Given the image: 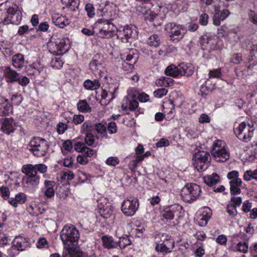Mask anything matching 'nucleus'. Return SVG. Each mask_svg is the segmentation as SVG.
Listing matches in <instances>:
<instances>
[{
    "instance_id": "7",
    "label": "nucleus",
    "mask_w": 257,
    "mask_h": 257,
    "mask_svg": "<svg viewBox=\"0 0 257 257\" xmlns=\"http://www.w3.org/2000/svg\"><path fill=\"white\" fill-rule=\"evenodd\" d=\"M200 187L195 183L186 184L181 190V194L184 199L189 202L196 200L201 193Z\"/></svg>"
},
{
    "instance_id": "42",
    "label": "nucleus",
    "mask_w": 257,
    "mask_h": 257,
    "mask_svg": "<svg viewBox=\"0 0 257 257\" xmlns=\"http://www.w3.org/2000/svg\"><path fill=\"white\" fill-rule=\"evenodd\" d=\"M136 10L139 15L145 16L147 14L150 9L146 6L145 3H142L136 7Z\"/></svg>"
},
{
    "instance_id": "41",
    "label": "nucleus",
    "mask_w": 257,
    "mask_h": 257,
    "mask_svg": "<svg viewBox=\"0 0 257 257\" xmlns=\"http://www.w3.org/2000/svg\"><path fill=\"white\" fill-rule=\"evenodd\" d=\"M39 182L40 178L37 175L27 177L26 179V183L33 186H37L39 184Z\"/></svg>"
},
{
    "instance_id": "1",
    "label": "nucleus",
    "mask_w": 257,
    "mask_h": 257,
    "mask_svg": "<svg viewBox=\"0 0 257 257\" xmlns=\"http://www.w3.org/2000/svg\"><path fill=\"white\" fill-rule=\"evenodd\" d=\"M65 257L70 255L71 257H82L83 252L77 245L79 233L73 225H65Z\"/></svg>"
},
{
    "instance_id": "4",
    "label": "nucleus",
    "mask_w": 257,
    "mask_h": 257,
    "mask_svg": "<svg viewBox=\"0 0 257 257\" xmlns=\"http://www.w3.org/2000/svg\"><path fill=\"white\" fill-rule=\"evenodd\" d=\"M211 154L214 160L218 162H224L229 158V153L225 148L224 143L220 140L214 142Z\"/></svg>"
},
{
    "instance_id": "47",
    "label": "nucleus",
    "mask_w": 257,
    "mask_h": 257,
    "mask_svg": "<svg viewBox=\"0 0 257 257\" xmlns=\"http://www.w3.org/2000/svg\"><path fill=\"white\" fill-rule=\"evenodd\" d=\"M239 174L237 171L233 170L228 173L227 175V178L230 181H235L237 179H239Z\"/></svg>"
},
{
    "instance_id": "6",
    "label": "nucleus",
    "mask_w": 257,
    "mask_h": 257,
    "mask_svg": "<svg viewBox=\"0 0 257 257\" xmlns=\"http://www.w3.org/2000/svg\"><path fill=\"white\" fill-rule=\"evenodd\" d=\"M165 30L169 34L170 40L174 42H178L180 41L187 31L184 26L177 25L175 23L166 24Z\"/></svg>"
},
{
    "instance_id": "17",
    "label": "nucleus",
    "mask_w": 257,
    "mask_h": 257,
    "mask_svg": "<svg viewBox=\"0 0 257 257\" xmlns=\"http://www.w3.org/2000/svg\"><path fill=\"white\" fill-rule=\"evenodd\" d=\"M97 201V207L100 211L101 215H108L112 211L110 208V206L107 204V200L105 198H100Z\"/></svg>"
},
{
    "instance_id": "38",
    "label": "nucleus",
    "mask_w": 257,
    "mask_h": 257,
    "mask_svg": "<svg viewBox=\"0 0 257 257\" xmlns=\"http://www.w3.org/2000/svg\"><path fill=\"white\" fill-rule=\"evenodd\" d=\"M94 130H95L97 133L106 137V128L103 124L101 123H96L94 125Z\"/></svg>"
},
{
    "instance_id": "21",
    "label": "nucleus",
    "mask_w": 257,
    "mask_h": 257,
    "mask_svg": "<svg viewBox=\"0 0 257 257\" xmlns=\"http://www.w3.org/2000/svg\"><path fill=\"white\" fill-rule=\"evenodd\" d=\"M12 64L16 68L20 69L24 66L25 60L23 55L17 53L14 55L12 60Z\"/></svg>"
},
{
    "instance_id": "35",
    "label": "nucleus",
    "mask_w": 257,
    "mask_h": 257,
    "mask_svg": "<svg viewBox=\"0 0 257 257\" xmlns=\"http://www.w3.org/2000/svg\"><path fill=\"white\" fill-rule=\"evenodd\" d=\"M177 66L174 65H171L168 66L165 70V74L172 77L178 76V72L177 70Z\"/></svg>"
},
{
    "instance_id": "29",
    "label": "nucleus",
    "mask_w": 257,
    "mask_h": 257,
    "mask_svg": "<svg viewBox=\"0 0 257 257\" xmlns=\"http://www.w3.org/2000/svg\"><path fill=\"white\" fill-rule=\"evenodd\" d=\"M95 30L97 36L102 38H111L113 36V33L114 32V30H107L101 29Z\"/></svg>"
},
{
    "instance_id": "20",
    "label": "nucleus",
    "mask_w": 257,
    "mask_h": 257,
    "mask_svg": "<svg viewBox=\"0 0 257 257\" xmlns=\"http://www.w3.org/2000/svg\"><path fill=\"white\" fill-rule=\"evenodd\" d=\"M54 182L45 180L44 182V187L43 188V192L47 197L51 198L54 195Z\"/></svg>"
},
{
    "instance_id": "24",
    "label": "nucleus",
    "mask_w": 257,
    "mask_h": 257,
    "mask_svg": "<svg viewBox=\"0 0 257 257\" xmlns=\"http://www.w3.org/2000/svg\"><path fill=\"white\" fill-rule=\"evenodd\" d=\"M22 172L28 177L37 175V172L35 165L26 164L23 166Z\"/></svg>"
},
{
    "instance_id": "52",
    "label": "nucleus",
    "mask_w": 257,
    "mask_h": 257,
    "mask_svg": "<svg viewBox=\"0 0 257 257\" xmlns=\"http://www.w3.org/2000/svg\"><path fill=\"white\" fill-rule=\"evenodd\" d=\"M15 199L18 203L22 204L24 203L27 200V196L26 194L23 193H19L15 196Z\"/></svg>"
},
{
    "instance_id": "2",
    "label": "nucleus",
    "mask_w": 257,
    "mask_h": 257,
    "mask_svg": "<svg viewBox=\"0 0 257 257\" xmlns=\"http://www.w3.org/2000/svg\"><path fill=\"white\" fill-rule=\"evenodd\" d=\"M22 19L19 7L15 3L6 2L0 4V23L4 25L18 24Z\"/></svg>"
},
{
    "instance_id": "19",
    "label": "nucleus",
    "mask_w": 257,
    "mask_h": 257,
    "mask_svg": "<svg viewBox=\"0 0 257 257\" xmlns=\"http://www.w3.org/2000/svg\"><path fill=\"white\" fill-rule=\"evenodd\" d=\"M177 68L178 76L184 75L188 77L192 75L194 73L192 67L190 64H187L182 63L177 66Z\"/></svg>"
},
{
    "instance_id": "51",
    "label": "nucleus",
    "mask_w": 257,
    "mask_h": 257,
    "mask_svg": "<svg viewBox=\"0 0 257 257\" xmlns=\"http://www.w3.org/2000/svg\"><path fill=\"white\" fill-rule=\"evenodd\" d=\"M168 90L166 88H160L155 90L154 92V96L157 98H161L166 95Z\"/></svg>"
},
{
    "instance_id": "60",
    "label": "nucleus",
    "mask_w": 257,
    "mask_h": 257,
    "mask_svg": "<svg viewBox=\"0 0 257 257\" xmlns=\"http://www.w3.org/2000/svg\"><path fill=\"white\" fill-rule=\"evenodd\" d=\"M221 72L220 69H214L210 71L209 77L210 78H219L221 76Z\"/></svg>"
},
{
    "instance_id": "23",
    "label": "nucleus",
    "mask_w": 257,
    "mask_h": 257,
    "mask_svg": "<svg viewBox=\"0 0 257 257\" xmlns=\"http://www.w3.org/2000/svg\"><path fill=\"white\" fill-rule=\"evenodd\" d=\"M219 181V176L216 173H213L204 177V183L209 186H213Z\"/></svg>"
},
{
    "instance_id": "44",
    "label": "nucleus",
    "mask_w": 257,
    "mask_h": 257,
    "mask_svg": "<svg viewBox=\"0 0 257 257\" xmlns=\"http://www.w3.org/2000/svg\"><path fill=\"white\" fill-rule=\"evenodd\" d=\"M85 143L89 146H92L94 143L95 139L94 135L92 132L86 133L85 137Z\"/></svg>"
},
{
    "instance_id": "58",
    "label": "nucleus",
    "mask_w": 257,
    "mask_h": 257,
    "mask_svg": "<svg viewBox=\"0 0 257 257\" xmlns=\"http://www.w3.org/2000/svg\"><path fill=\"white\" fill-rule=\"evenodd\" d=\"M231 204L233 205L236 207L240 206L242 203V198L240 197L232 196L230 199Z\"/></svg>"
},
{
    "instance_id": "32",
    "label": "nucleus",
    "mask_w": 257,
    "mask_h": 257,
    "mask_svg": "<svg viewBox=\"0 0 257 257\" xmlns=\"http://www.w3.org/2000/svg\"><path fill=\"white\" fill-rule=\"evenodd\" d=\"M83 85L87 89L95 90L99 87L100 83L97 80H95L94 81L87 80L84 81Z\"/></svg>"
},
{
    "instance_id": "12",
    "label": "nucleus",
    "mask_w": 257,
    "mask_h": 257,
    "mask_svg": "<svg viewBox=\"0 0 257 257\" xmlns=\"http://www.w3.org/2000/svg\"><path fill=\"white\" fill-rule=\"evenodd\" d=\"M217 37L204 35L200 37L201 46L203 50L208 51L215 50L216 49Z\"/></svg>"
},
{
    "instance_id": "30",
    "label": "nucleus",
    "mask_w": 257,
    "mask_h": 257,
    "mask_svg": "<svg viewBox=\"0 0 257 257\" xmlns=\"http://www.w3.org/2000/svg\"><path fill=\"white\" fill-rule=\"evenodd\" d=\"M65 6L67 12H75L78 8V0H65Z\"/></svg>"
},
{
    "instance_id": "56",
    "label": "nucleus",
    "mask_w": 257,
    "mask_h": 257,
    "mask_svg": "<svg viewBox=\"0 0 257 257\" xmlns=\"http://www.w3.org/2000/svg\"><path fill=\"white\" fill-rule=\"evenodd\" d=\"M250 48V49L249 50L250 56L248 59L249 62L253 60V57L254 56L255 54L257 53V45L251 44Z\"/></svg>"
},
{
    "instance_id": "36",
    "label": "nucleus",
    "mask_w": 257,
    "mask_h": 257,
    "mask_svg": "<svg viewBox=\"0 0 257 257\" xmlns=\"http://www.w3.org/2000/svg\"><path fill=\"white\" fill-rule=\"evenodd\" d=\"M133 98H137L140 101L142 102H145L149 100V96L144 92L138 93L136 92L132 94Z\"/></svg>"
},
{
    "instance_id": "53",
    "label": "nucleus",
    "mask_w": 257,
    "mask_h": 257,
    "mask_svg": "<svg viewBox=\"0 0 257 257\" xmlns=\"http://www.w3.org/2000/svg\"><path fill=\"white\" fill-rule=\"evenodd\" d=\"M82 155L87 157H91L96 154V152L94 150L91 149L87 147L82 151Z\"/></svg>"
},
{
    "instance_id": "8",
    "label": "nucleus",
    "mask_w": 257,
    "mask_h": 257,
    "mask_svg": "<svg viewBox=\"0 0 257 257\" xmlns=\"http://www.w3.org/2000/svg\"><path fill=\"white\" fill-rule=\"evenodd\" d=\"M31 246L30 239L21 235L16 236L13 241L12 246L8 250L9 255L14 256L17 255L19 251L27 249Z\"/></svg>"
},
{
    "instance_id": "28",
    "label": "nucleus",
    "mask_w": 257,
    "mask_h": 257,
    "mask_svg": "<svg viewBox=\"0 0 257 257\" xmlns=\"http://www.w3.org/2000/svg\"><path fill=\"white\" fill-rule=\"evenodd\" d=\"M148 44L150 46L155 47H158L161 43L160 36L157 34H153L150 36L147 40Z\"/></svg>"
},
{
    "instance_id": "34",
    "label": "nucleus",
    "mask_w": 257,
    "mask_h": 257,
    "mask_svg": "<svg viewBox=\"0 0 257 257\" xmlns=\"http://www.w3.org/2000/svg\"><path fill=\"white\" fill-rule=\"evenodd\" d=\"M53 22L59 28H63L64 27V17L59 16V14H55L52 18Z\"/></svg>"
},
{
    "instance_id": "54",
    "label": "nucleus",
    "mask_w": 257,
    "mask_h": 257,
    "mask_svg": "<svg viewBox=\"0 0 257 257\" xmlns=\"http://www.w3.org/2000/svg\"><path fill=\"white\" fill-rule=\"evenodd\" d=\"M119 162V159L115 157H111L107 159L106 164L111 166H115Z\"/></svg>"
},
{
    "instance_id": "27",
    "label": "nucleus",
    "mask_w": 257,
    "mask_h": 257,
    "mask_svg": "<svg viewBox=\"0 0 257 257\" xmlns=\"http://www.w3.org/2000/svg\"><path fill=\"white\" fill-rule=\"evenodd\" d=\"M28 210L30 214L33 216H38L42 214L45 211V209L42 208L40 205L36 204L30 205Z\"/></svg>"
},
{
    "instance_id": "57",
    "label": "nucleus",
    "mask_w": 257,
    "mask_h": 257,
    "mask_svg": "<svg viewBox=\"0 0 257 257\" xmlns=\"http://www.w3.org/2000/svg\"><path fill=\"white\" fill-rule=\"evenodd\" d=\"M29 79L26 76H21L19 75L18 80L16 82H18L22 86H26L29 83Z\"/></svg>"
},
{
    "instance_id": "15",
    "label": "nucleus",
    "mask_w": 257,
    "mask_h": 257,
    "mask_svg": "<svg viewBox=\"0 0 257 257\" xmlns=\"http://www.w3.org/2000/svg\"><path fill=\"white\" fill-rule=\"evenodd\" d=\"M16 123L12 118H5L2 123L1 130L7 135L13 133L15 130Z\"/></svg>"
},
{
    "instance_id": "22",
    "label": "nucleus",
    "mask_w": 257,
    "mask_h": 257,
    "mask_svg": "<svg viewBox=\"0 0 257 257\" xmlns=\"http://www.w3.org/2000/svg\"><path fill=\"white\" fill-rule=\"evenodd\" d=\"M230 192L231 195L239 194L241 193L240 187L242 184L241 179H237L235 181H230Z\"/></svg>"
},
{
    "instance_id": "14",
    "label": "nucleus",
    "mask_w": 257,
    "mask_h": 257,
    "mask_svg": "<svg viewBox=\"0 0 257 257\" xmlns=\"http://www.w3.org/2000/svg\"><path fill=\"white\" fill-rule=\"evenodd\" d=\"M121 59L123 61L122 67L125 70H132L134 68V65L137 62V59L133 54L121 55Z\"/></svg>"
},
{
    "instance_id": "31",
    "label": "nucleus",
    "mask_w": 257,
    "mask_h": 257,
    "mask_svg": "<svg viewBox=\"0 0 257 257\" xmlns=\"http://www.w3.org/2000/svg\"><path fill=\"white\" fill-rule=\"evenodd\" d=\"M78 110L82 112H90L91 110L89 105L85 100H80L77 103Z\"/></svg>"
},
{
    "instance_id": "50",
    "label": "nucleus",
    "mask_w": 257,
    "mask_h": 257,
    "mask_svg": "<svg viewBox=\"0 0 257 257\" xmlns=\"http://www.w3.org/2000/svg\"><path fill=\"white\" fill-rule=\"evenodd\" d=\"M0 192L1 196L4 199H7L9 198L10 192L9 188L6 186H2L0 187Z\"/></svg>"
},
{
    "instance_id": "43",
    "label": "nucleus",
    "mask_w": 257,
    "mask_h": 257,
    "mask_svg": "<svg viewBox=\"0 0 257 257\" xmlns=\"http://www.w3.org/2000/svg\"><path fill=\"white\" fill-rule=\"evenodd\" d=\"M51 65L53 67L59 69L62 68L63 61L61 57H55L51 62Z\"/></svg>"
},
{
    "instance_id": "61",
    "label": "nucleus",
    "mask_w": 257,
    "mask_h": 257,
    "mask_svg": "<svg viewBox=\"0 0 257 257\" xmlns=\"http://www.w3.org/2000/svg\"><path fill=\"white\" fill-rule=\"evenodd\" d=\"M242 61V55L240 53L234 54L231 57V62L234 64H239Z\"/></svg>"
},
{
    "instance_id": "39",
    "label": "nucleus",
    "mask_w": 257,
    "mask_h": 257,
    "mask_svg": "<svg viewBox=\"0 0 257 257\" xmlns=\"http://www.w3.org/2000/svg\"><path fill=\"white\" fill-rule=\"evenodd\" d=\"M118 245L120 248H124L126 246L129 245L131 244V242L127 236H122L119 238L118 242H117Z\"/></svg>"
},
{
    "instance_id": "5",
    "label": "nucleus",
    "mask_w": 257,
    "mask_h": 257,
    "mask_svg": "<svg viewBox=\"0 0 257 257\" xmlns=\"http://www.w3.org/2000/svg\"><path fill=\"white\" fill-rule=\"evenodd\" d=\"M210 160V154L203 151L195 153L192 158L193 165L199 172H203L208 168Z\"/></svg>"
},
{
    "instance_id": "10",
    "label": "nucleus",
    "mask_w": 257,
    "mask_h": 257,
    "mask_svg": "<svg viewBox=\"0 0 257 257\" xmlns=\"http://www.w3.org/2000/svg\"><path fill=\"white\" fill-rule=\"evenodd\" d=\"M253 130L252 126L242 122L234 129V132L239 140L244 142H248L253 136Z\"/></svg>"
},
{
    "instance_id": "40",
    "label": "nucleus",
    "mask_w": 257,
    "mask_h": 257,
    "mask_svg": "<svg viewBox=\"0 0 257 257\" xmlns=\"http://www.w3.org/2000/svg\"><path fill=\"white\" fill-rule=\"evenodd\" d=\"M102 64L101 60H92L89 63L90 69L93 71H96L102 67Z\"/></svg>"
},
{
    "instance_id": "64",
    "label": "nucleus",
    "mask_w": 257,
    "mask_h": 257,
    "mask_svg": "<svg viewBox=\"0 0 257 257\" xmlns=\"http://www.w3.org/2000/svg\"><path fill=\"white\" fill-rule=\"evenodd\" d=\"M84 120V116L81 114L74 115L73 117V121L75 124L81 123Z\"/></svg>"
},
{
    "instance_id": "18",
    "label": "nucleus",
    "mask_w": 257,
    "mask_h": 257,
    "mask_svg": "<svg viewBox=\"0 0 257 257\" xmlns=\"http://www.w3.org/2000/svg\"><path fill=\"white\" fill-rule=\"evenodd\" d=\"M104 29L115 30V27L110 21L106 19H100L94 24L93 30Z\"/></svg>"
},
{
    "instance_id": "46",
    "label": "nucleus",
    "mask_w": 257,
    "mask_h": 257,
    "mask_svg": "<svg viewBox=\"0 0 257 257\" xmlns=\"http://www.w3.org/2000/svg\"><path fill=\"white\" fill-rule=\"evenodd\" d=\"M226 211L231 217H234L237 214L236 207L233 205L229 203L227 205Z\"/></svg>"
},
{
    "instance_id": "48",
    "label": "nucleus",
    "mask_w": 257,
    "mask_h": 257,
    "mask_svg": "<svg viewBox=\"0 0 257 257\" xmlns=\"http://www.w3.org/2000/svg\"><path fill=\"white\" fill-rule=\"evenodd\" d=\"M37 247L39 248H48L49 247V243L44 237H41L39 238L37 243Z\"/></svg>"
},
{
    "instance_id": "16",
    "label": "nucleus",
    "mask_w": 257,
    "mask_h": 257,
    "mask_svg": "<svg viewBox=\"0 0 257 257\" xmlns=\"http://www.w3.org/2000/svg\"><path fill=\"white\" fill-rule=\"evenodd\" d=\"M157 238H159L163 241V245L167 248V249L172 250L173 249L175 242L171 236L166 233H158L155 238L157 239Z\"/></svg>"
},
{
    "instance_id": "59",
    "label": "nucleus",
    "mask_w": 257,
    "mask_h": 257,
    "mask_svg": "<svg viewBox=\"0 0 257 257\" xmlns=\"http://www.w3.org/2000/svg\"><path fill=\"white\" fill-rule=\"evenodd\" d=\"M236 249L240 252L245 253L247 251L248 246L246 242L242 243L240 242L237 244Z\"/></svg>"
},
{
    "instance_id": "25",
    "label": "nucleus",
    "mask_w": 257,
    "mask_h": 257,
    "mask_svg": "<svg viewBox=\"0 0 257 257\" xmlns=\"http://www.w3.org/2000/svg\"><path fill=\"white\" fill-rule=\"evenodd\" d=\"M103 245L107 248H112L117 247V242L114 241L111 236H103L101 238Z\"/></svg>"
},
{
    "instance_id": "33",
    "label": "nucleus",
    "mask_w": 257,
    "mask_h": 257,
    "mask_svg": "<svg viewBox=\"0 0 257 257\" xmlns=\"http://www.w3.org/2000/svg\"><path fill=\"white\" fill-rule=\"evenodd\" d=\"M122 30L124 32L123 34L125 35V38H126L127 40L133 37H135L136 36L137 31L135 29H133L132 27L126 26L124 27Z\"/></svg>"
},
{
    "instance_id": "3",
    "label": "nucleus",
    "mask_w": 257,
    "mask_h": 257,
    "mask_svg": "<svg viewBox=\"0 0 257 257\" xmlns=\"http://www.w3.org/2000/svg\"><path fill=\"white\" fill-rule=\"evenodd\" d=\"M49 148L47 142L40 138L35 137L29 142L28 149L37 157L46 155Z\"/></svg>"
},
{
    "instance_id": "11",
    "label": "nucleus",
    "mask_w": 257,
    "mask_h": 257,
    "mask_svg": "<svg viewBox=\"0 0 257 257\" xmlns=\"http://www.w3.org/2000/svg\"><path fill=\"white\" fill-rule=\"evenodd\" d=\"M139 206L138 200L126 199L123 201L121 205V210L123 213L127 216H133Z\"/></svg>"
},
{
    "instance_id": "13",
    "label": "nucleus",
    "mask_w": 257,
    "mask_h": 257,
    "mask_svg": "<svg viewBox=\"0 0 257 257\" xmlns=\"http://www.w3.org/2000/svg\"><path fill=\"white\" fill-rule=\"evenodd\" d=\"M3 70L4 77L8 83H14L18 80L19 74L10 67H5Z\"/></svg>"
},
{
    "instance_id": "45",
    "label": "nucleus",
    "mask_w": 257,
    "mask_h": 257,
    "mask_svg": "<svg viewBox=\"0 0 257 257\" xmlns=\"http://www.w3.org/2000/svg\"><path fill=\"white\" fill-rule=\"evenodd\" d=\"M175 4L180 11H185L187 8V0H176Z\"/></svg>"
},
{
    "instance_id": "9",
    "label": "nucleus",
    "mask_w": 257,
    "mask_h": 257,
    "mask_svg": "<svg viewBox=\"0 0 257 257\" xmlns=\"http://www.w3.org/2000/svg\"><path fill=\"white\" fill-rule=\"evenodd\" d=\"M183 211L182 207L179 204H174L165 207L161 212V219L169 222L175 217L179 218Z\"/></svg>"
},
{
    "instance_id": "55",
    "label": "nucleus",
    "mask_w": 257,
    "mask_h": 257,
    "mask_svg": "<svg viewBox=\"0 0 257 257\" xmlns=\"http://www.w3.org/2000/svg\"><path fill=\"white\" fill-rule=\"evenodd\" d=\"M155 249L157 251L160 252L163 254L170 252L172 251L170 249H167V248L164 246L163 243L158 244L155 247Z\"/></svg>"
},
{
    "instance_id": "37",
    "label": "nucleus",
    "mask_w": 257,
    "mask_h": 257,
    "mask_svg": "<svg viewBox=\"0 0 257 257\" xmlns=\"http://www.w3.org/2000/svg\"><path fill=\"white\" fill-rule=\"evenodd\" d=\"M94 125H92V122L89 121H85L81 127V132L82 134H86L88 132H92L94 131Z\"/></svg>"
},
{
    "instance_id": "63",
    "label": "nucleus",
    "mask_w": 257,
    "mask_h": 257,
    "mask_svg": "<svg viewBox=\"0 0 257 257\" xmlns=\"http://www.w3.org/2000/svg\"><path fill=\"white\" fill-rule=\"evenodd\" d=\"M144 16L145 19L146 21L151 22L155 19V18L157 16V15L150 10L147 14Z\"/></svg>"
},
{
    "instance_id": "62",
    "label": "nucleus",
    "mask_w": 257,
    "mask_h": 257,
    "mask_svg": "<svg viewBox=\"0 0 257 257\" xmlns=\"http://www.w3.org/2000/svg\"><path fill=\"white\" fill-rule=\"evenodd\" d=\"M107 130L111 134H115L117 132V126L115 122H110L108 124Z\"/></svg>"
},
{
    "instance_id": "49",
    "label": "nucleus",
    "mask_w": 257,
    "mask_h": 257,
    "mask_svg": "<svg viewBox=\"0 0 257 257\" xmlns=\"http://www.w3.org/2000/svg\"><path fill=\"white\" fill-rule=\"evenodd\" d=\"M85 9L89 17L93 18L94 17L95 15V10L92 4L90 3L87 4L85 5Z\"/></svg>"
},
{
    "instance_id": "26",
    "label": "nucleus",
    "mask_w": 257,
    "mask_h": 257,
    "mask_svg": "<svg viewBox=\"0 0 257 257\" xmlns=\"http://www.w3.org/2000/svg\"><path fill=\"white\" fill-rule=\"evenodd\" d=\"M139 106V103L136 100L133 98L132 100H129L126 101V104H122L121 105V108L124 110H130L131 111L135 110Z\"/></svg>"
}]
</instances>
